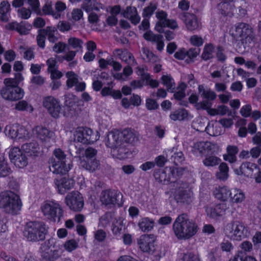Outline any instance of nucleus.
Listing matches in <instances>:
<instances>
[{
  "label": "nucleus",
  "instance_id": "3",
  "mask_svg": "<svg viewBox=\"0 0 261 261\" xmlns=\"http://www.w3.org/2000/svg\"><path fill=\"white\" fill-rule=\"evenodd\" d=\"M22 203L20 197L11 191L0 193V207L12 215H17L20 211Z\"/></svg>",
  "mask_w": 261,
  "mask_h": 261
},
{
  "label": "nucleus",
  "instance_id": "58",
  "mask_svg": "<svg viewBox=\"0 0 261 261\" xmlns=\"http://www.w3.org/2000/svg\"><path fill=\"white\" fill-rule=\"evenodd\" d=\"M27 3L31 6L33 11L38 15L40 14V5L39 0H27Z\"/></svg>",
  "mask_w": 261,
  "mask_h": 261
},
{
  "label": "nucleus",
  "instance_id": "55",
  "mask_svg": "<svg viewBox=\"0 0 261 261\" xmlns=\"http://www.w3.org/2000/svg\"><path fill=\"white\" fill-rule=\"evenodd\" d=\"M170 160L175 165L178 166L183 161L184 154L181 151L175 152L172 155Z\"/></svg>",
  "mask_w": 261,
  "mask_h": 261
},
{
  "label": "nucleus",
  "instance_id": "25",
  "mask_svg": "<svg viewBox=\"0 0 261 261\" xmlns=\"http://www.w3.org/2000/svg\"><path fill=\"white\" fill-rule=\"evenodd\" d=\"M174 198L177 203L189 204L191 202L190 192L184 188H179L175 192Z\"/></svg>",
  "mask_w": 261,
  "mask_h": 261
},
{
  "label": "nucleus",
  "instance_id": "23",
  "mask_svg": "<svg viewBox=\"0 0 261 261\" xmlns=\"http://www.w3.org/2000/svg\"><path fill=\"white\" fill-rule=\"evenodd\" d=\"M234 0H224L218 5V9L221 14L226 16H231L234 11Z\"/></svg>",
  "mask_w": 261,
  "mask_h": 261
},
{
  "label": "nucleus",
  "instance_id": "20",
  "mask_svg": "<svg viewBox=\"0 0 261 261\" xmlns=\"http://www.w3.org/2000/svg\"><path fill=\"white\" fill-rule=\"evenodd\" d=\"M121 15L123 17L129 20L130 22L135 25L138 24L140 21L141 17L138 13L136 8L135 7H126V9L122 11Z\"/></svg>",
  "mask_w": 261,
  "mask_h": 261
},
{
  "label": "nucleus",
  "instance_id": "53",
  "mask_svg": "<svg viewBox=\"0 0 261 261\" xmlns=\"http://www.w3.org/2000/svg\"><path fill=\"white\" fill-rule=\"evenodd\" d=\"M67 48L68 49L66 43L60 41L55 43L53 47V50L57 54H60L65 52Z\"/></svg>",
  "mask_w": 261,
  "mask_h": 261
},
{
  "label": "nucleus",
  "instance_id": "13",
  "mask_svg": "<svg viewBox=\"0 0 261 261\" xmlns=\"http://www.w3.org/2000/svg\"><path fill=\"white\" fill-rule=\"evenodd\" d=\"M65 202L69 208L74 212L82 211L84 205V198L78 191H73L67 194Z\"/></svg>",
  "mask_w": 261,
  "mask_h": 261
},
{
  "label": "nucleus",
  "instance_id": "12",
  "mask_svg": "<svg viewBox=\"0 0 261 261\" xmlns=\"http://www.w3.org/2000/svg\"><path fill=\"white\" fill-rule=\"evenodd\" d=\"M43 105L52 117H60L62 107L58 99L53 96H47L44 98Z\"/></svg>",
  "mask_w": 261,
  "mask_h": 261
},
{
  "label": "nucleus",
  "instance_id": "1",
  "mask_svg": "<svg viewBox=\"0 0 261 261\" xmlns=\"http://www.w3.org/2000/svg\"><path fill=\"white\" fill-rule=\"evenodd\" d=\"M173 230L178 239L188 240L197 233L198 226L186 214H181L175 219L173 224Z\"/></svg>",
  "mask_w": 261,
  "mask_h": 261
},
{
  "label": "nucleus",
  "instance_id": "11",
  "mask_svg": "<svg viewBox=\"0 0 261 261\" xmlns=\"http://www.w3.org/2000/svg\"><path fill=\"white\" fill-rule=\"evenodd\" d=\"M9 157L11 162L19 168H23L28 164L27 154L18 147H14L10 150Z\"/></svg>",
  "mask_w": 261,
  "mask_h": 261
},
{
  "label": "nucleus",
  "instance_id": "41",
  "mask_svg": "<svg viewBox=\"0 0 261 261\" xmlns=\"http://www.w3.org/2000/svg\"><path fill=\"white\" fill-rule=\"evenodd\" d=\"M215 50V46L212 43L206 44L204 47L203 53L201 55L202 59L204 61H207L213 58V54Z\"/></svg>",
  "mask_w": 261,
  "mask_h": 261
},
{
  "label": "nucleus",
  "instance_id": "42",
  "mask_svg": "<svg viewBox=\"0 0 261 261\" xmlns=\"http://www.w3.org/2000/svg\"><path fill=\"white\" fill-rule=\"evenodd\" d=\"M67 80L66 81V86L68 88H71L75 86L79 82L78 76L73 71H68L66 73Z\"/></svg>",
  "mask_w": 261,
  "mask_h": 261
},
{
  "label": "nucleus",
  "instance_id": "26",
  "mask_svg": "<svg viewBox=\"0 0 261 261\" xmlns=\"http://www.w3.org/2000/svg\"><path fill=\"white\" fill-rule=\"evenodd\" d=\"M156 180L162 185H168L172 183H175V180L172 179L170 176L169 169H166V171H159L154 174Z\"/></svg>",
  "mask_w": 261,
  "mask_h": 261
},
{
  "label": "nucleus",
  "instance_id": "4",
  "mask_svg": "<svg viewBox=\"0 0 261 261\" xmlns=\"http://www.w3.org/2000/svg\"><path fill=\"white\" fill-rule=\"evenodd\" d=\"M136 136L134 130L131 128H125L122 131L118 130L111 132L108 135L106 142L107 147L113 148L123 143H132L135 142Z\"/></svg>",
  "mask_w": 261,
  "mask_h": 261
},
{
  "label": "nucleus",
  "instance_id": "15",
  "mask_svg": "<svg viewBox=\"0 0 261 261\" xmlns=\"http://www.w3.org/2000/svg\"><path fill=\"white\" fill-rule=\"evenodd\" d=\"M32 28V25L25 21L18 22L16 20H13L7 23L4 27L6 30L16 32L20 35H28Z\"/></svg>",
  "mask_w": 261,
  "mask_h": 261
},
{
  "label": "nucleus",
  "instance_id": "31",
  "mask_svg": "<svg viewBox=\"0 0 261 261\" xmlns=\"http://www.w3.org/2000/svg\"><path fill=\"white\" fill-rule=\"evenodd\" d=\"M189 115L188 111L185 108H178L171 112L169 118L173 121H183Z\"/></svg>",
  "mask_w": 261,
  "mask_h": 261
},
{
  "label": "nucleus",
  "instance_id": "24",
  "mask_svg": "<svg viewBox=\"0 0 261 261\" xmlns=\"http://www.w3.org/2000/svg\"><path fill=\"white\" fill-rule=\"evenodd\" d=\"M113 55L119 59L126 64H130L135 61L133 55L127 49L116 48L113 51Z\"/></svg>",
  "mask_w": 261,
  "mask_h": 261
},
{
  "label": "nucleus",
  "instance_id": "16",
  "mask_svg": "<svg viewBox=\"0 0 261 261\" xmlns=\"http://www.w3.org/2000/svg\"><path fill=\"white\" fill-rule=\"evenodd\" d=\"M155 239L153 234H144L138 241L140 248L144 252L153 253L155 250Z\"/></svg>",
  "mask_w": 261,
  "mask_h": 261
},
{
  "label": "nucleus",
  "instance_id": "29",
  "mask_svg": "<svg viewBox=\"0 0 261 261\" xmlns=\"http://www.w3.org/2000/svg\"><path fill=\"white\" fill-rule=\"evenodd\" d=\"M227 154L223 155V159L225 161L232 164L237 161V154L239 151L237 146L228 145L226 148Z\"/></svg>",
  "mask_w": 261,
  "mask_h": 261
},
{
  "label": "nucleus",
  "instance_id": "44",
  "mask_svg": "<svg viewBox=\"0 0 261 261\" xmlns=\"http://www.w3.org/2000/svg\"><path fill=\"white\" fill-rule=\"evenodd\" d=\"M199 50L195 48H190L188 50L186 49V57L185 62L187 64L194 62L195 59L197 57L199 54Z\"/></svg>",
  "mask_w": 261,
  "mask_h": 261
},
{
  "label": "nucleus",
  "instance_id": "39",
  "mask_svg": "<svg viewBox=\"0 0 261 261\" xmlns=\"http://www.w3.org/2000/svg\"><path fill=\"white\" fill-rule=\"evenodd\" d=\"M229 261H257V259L250 255H248L244 251H238Z\"/></svg>",
  "mask_w": 261,
  "mask_h": 261
},
{
  "label": "nucleus",
  "instance_id": "19",
  "mask_svg": "<svg viewBox=\"0 0 261 261\" xmlns=\"http://www.w3.org/2000/svg\"><path fill=\"white\" fill-rule=\"evenodd\" d=\"M119 193L111 189L103 190L101 193V201L106 205L116 204L118 201Z\"/></svg>",
  "mask_w": 261,
  "mask_h": 261
},
{
  "label": "nucleus",
  "instance_id": "7",
  "mask_svg": "<svg viewBox=\"0 0 261 261\" xmlns=\"http://www.w3.org/2000/svg\"><path fill=\"white\" fill-rule=\"evenodd\" d=\"M236 37L243 45L250 44L254 41L255 35L251 26L246 23L240 22L236 25Z\"/></svg>",
  "mask_w": 261,
  "mask_h": 261
},
{
  "label": "nucleus",
  "instance_id": "61",
  "mask_svg": "<svg viewBox=\"0 0 261 261\" xmlns=\"http://www.w3.org/2000/svg\"><path fill=\"white\" fill-rule=\"evenodd\" d=\"M168 18L164 20H160L157 21L155 25V30L159 33L164 32V28L167 26Z\"/></svg>",
  "mask_w": 261,
  "mask_h": 261
},
{
  "label": "nucleus",
  "instance_id": "5",
  "mask_svg": "<svg viewBox=\"0 0 261 261\" xmlns=\"http://www.w3.org/2000/svg\"><path fill=\"white\" fill-rule=\"evenodd\" d=\"M41 211L49 223L59 222L63 217L64 211L61 205L55 201H45L41 206Z\"/></svg>",
  "mask_w": 261,
  "mask_h": 261
},
{
  "label": "nucleus",
  "instance_id": "17",
  "mask_svg": "<svg viewBox=\"0 0 261 261\" xmlns=\"http://www.w3.org/2000/svg\"><path fill=\"white\" fill-rule=\"evenodd\" d=\"M93 134V132L91 128L87 127H80L75 132V137L79 142L90 144L94 142L91 138Z\"/></svg>",
  "mask_w": 261,
  "mask_h": 261
},
{
  "label": "nucleus",
  "instance_id": "63",
  "mask_svg": "<svg viewBox=\"0 0 261 261\" xmlns=\"http://www.w3.org/2000/svg\"><path fill=\"white\" fill-rule=\"evenodd\" d=\"M4 86L6 87L10 88H16L20 87L18 82H16V80L14 78H6L4 81Z\"/></svg>",
  "mask_w": 261,
  "mask_h": 261
},
{
  "label": "nucleus",
  "instance_id": "14",
  "mask_svg": "<svg viewBox=\"0 0 261 261\" xmlns=\"http://www.w3.org/2000/svg\"><path fill=\"white\" fill-rule=\"evenodd\" d=\"M0 94L5 100L14 101L22 99L24 96V92L20 87L14 88L3 87L0 90Z\"/></svg>",
  "mask_w": 261,
  "mask_h": 261
},
{
  "label": "nucleus",
  "instance_id": "50",
  "mask_svg": "<svg viewBox=\"0 0 261 261\" xmlns=\"http://www.w3.org/2000/svg\"><path fill=\"white\" fill-rule=\"evenodd\" d=\"M169 171L170 173V176L172 179L175 180V183L181 176L183 173V169L182 168L174 167H170Z\"/></svg>",
  "mask_w": 261,
  "mask_h": 261
},
{
  "label": "nucleus",
  "instance_id": "37",
  "mask_svg": "<svg viewBox=\"0 0 261 261\" xmlns=\"http://www.w3.org/2000/svg\"><path fill=\"white\" fill-rule=\"evenodd\" d=\"M198 90L199 93L201 94V96L206 99L207 101H213L217 97V95L214 91L211 89L205 90L204 88L203 85H199L198 86Z\"/></svg>",
  "mask_w": 261,
  "mask_h": 261
},
{
  "label": "nucleus",
  "instance_id": "45",
  "mask_svg": "<svg viewBox=\"0 0 261 261\" xmlns=\"http://www.w3.org/2000/svg\"><path fill=\"white\" fill-rule=\"evenodd\" d=\"M38 34L36 37L37 45L41 49H44L45 47L46 36L45 30L43 29L38 30Z\"/></svg>",
  "mask_w": 261,
  "mask_h": 261
},
{
  "label": "nucleus",
  "instance_id": "57",
  "mask_svg": "<svg viewBox=\"0 0 261 261\" xmlns=\"http://www.w3.org/2000/svg\"><path fill=\"white\" fill-rule=\"evenodd\" d=\"M179 261H200V259L194 253L188 252L184 253Z\"/></svg>",
  "mask_w": 261,
  "mask_h": 261
},
{
  "label": "nucleus",
  "instance_id": "28",
  "mask_svg": "<svg viewBox=\"0 0 261 261\" xmlns=\"http://www.w3.org/2000/svg\"><path fill=\"white\" fill-rule=\"evenodd\" d=\"M112 149H114V151H115V150H116V158L120 160H125L128 158L131 154L128 144L123 143L122 145H119Z\"/></svg>",
  "mask_w": 261,
  "mask_h": 261
},
{
  "label": "nucleus",
  "instance_id": "52",
  "mask_svg": "<svg viewBox=\"0 0 261 261\" xmlns=\"http://www.w3.org/2000/svg\"><path fill=\"white\" fill-rule=\"evenodd\" d=\"M79 246L77 242L74 239L66 241L64 244V249L68 252H72L76 249Z\"/></svg>",
  "mask_w": 261,
  "mask_h": 261
},
{
  "label": "nucleus",
  "instance_id": "40",
  "mask_svg": "<svg viewBox=\"0 0 261 261\" xmlns=\"http://www.w3.org/2000/svg\"><path fill=\"white\" fill-rule=\"evenodd\" d=\"M45 30V35L47 37V40L50 43H55L58 39L55 34L57 32V30L55 27L52 26H47L43 29Z\"/></svg>",
  "mask_w": 261,
  "mask_h": 261
},
{
  "label": "nucleus",
  "instance_id": "43",
  "mask_svg": "<svg viewBox=\"0 0 261 261\" xmlns=\"http://www.w3.org/2000/svg\"><path fill=\"white\" fill-rule=\"evenodd\" d=\"M18 124L7 125L5 128L6 135L11 139L16 140L17 131H18Z\"/></svg>",
  "mask_w": 261,
  "mask_h": 261
},
{
  "label": "nucleus",
  "instance_id": "33",
  "mask_svg": "<svg viewBox=\"0 0 261 261\" xmlns=\"http://www.w3.org/2000/svg\"><path fill=\"white\" fill-rule=\"evenodd\" d=\"M38 145L31 142L25 143L21 146V150L28 156H36L38 153Z\"/></svg>",
  "mask_w": 261,
  "mask_h": 261
},
{
  "label": "nucleus",
  "instance_id": "56",
  "mask_svg": "<svg viewBox=\"0 0 261 261\" xmlns=\"http://www.w3.org/2000/svg\"><path fill=\"white\" fill-rule=\"evenodd\" d=\"M216 56L219 62L223 63L226 61L227 57L224 54V48L223 46L219 45L217 47Z\"/></svg>",
  "mask_w": 261,
  "mask_h": 261
},
{
  "label": "nucleus",
  "instance_id": "34",
  "mask_svg": "<svg viewBox=\"0 0 261 261\" xmlns=\"http://www.w3.org/2000/svg\"><path fill=\"white\" fill-rule=\"evenodd\" d=\"M11 172L12 170L8 165L7 160L5 155L0 153V176L6 177L9 175Z\"/></svg>",
  "mask_w": 261,
  "mask_h": 261
},
{
  "label": "nucleus",
  "instance_id": "48",
  "mask_svg": "<svg viewBox=\"0 0 261 261\" xmlns=\"http://www.w3.org/2000/svg\"><path fill=\"white\" fill-rule=\"evenodd\" d=\"M221 162V159L215 156H208L205 158L203 163L206 167H214L218 165Z\"/></svg>",
  "mask_w": 261,
  "mask_h": 261
},
{
  "label": "nucleus",
  "instance_id": "8",
  "mask_svg": "<svg viewBox=\"0 0 261 261\" xmlns=\"http://www.w3.org/2000/svg\"><path fill=\"white\" fill-rule=\"evenodd\" d=\"M225 231L231 240L236 241H240L247 237L248 233L247 227L243 222L239 221H232L228 224Z\"/></svg>",
  "mask_w": 261,
  "mask_h": 261
},
{
  "label": "nucleus",
  "instance_id": "49",
  "mask_svg": "<svg viewBox=\"0 0 261 261\" xmlns=\"http://www.w3.org/2000/svg\"><path fill=\"white\" fill-rule=\"evenodd\" d=\"M68 43L73 49H81L83 47V41L80 38L71 37L68 39Z\"/></svg>",
  "mask_w": 261,
  "mask_h": 261
},
{
  "label": "nucleus",
  "instance_id": "32",
  "mask_svg": "<svg viewBox=\"0 0 261 261\" xmlns=\"http://www.w3.org/2000/svg\"><path fill=\"white\" fill-rule=\"evenodd\" d=\"M161 83L165 86L168 92L173 93L175 88L174 79L171 74L163 75L161 77Z\"/></svg>",
  "mask_w": 261,
  "mask_h": 261
},
{
  "label": "nucleus",
  "instance_id": "18",
  "mask_svg": "<svg viewBox=\"0 0 261 261\" xmlns=\"http://www.w3.org/2000/svg\"><path fill=\"white\" fill-rule=\"evenodd\" d=\"M259 169L258 165L255 163L249 162H244L240 166L238 174L253 178L255 172H259Z\"/></svg>",
  "mask_w": 261,
  "mask_h": 261
},
{
  "label": "nucleus",
  "instance_id": "9",
  "mask_svg": "<svg viewBox=\"0 0 261 261\" xmlns=\"http://www.w3.org/2000/svg\"><path fill=\"white\" fill-rule=\"evenodd\" d=\"M56 240L50 238L41 245L40 250L43 257L42 261H55L58 257V251L55 248Z\"/></svg>",
  "mask_w": 261,
  "mask_h": 261
},
{
  "label": "nucleus",
  "instance_id": "64",
  "mask_svg": "<svg viewBox=\"0 0 261 261\" xmlns=\"http://www.w3.org/2000/svg\"><path fill=\"white\" fill-rule=\"evenodd\" d=\"M146 108L150 111L154 110L159 108V105L155 99L148 98L146 100Z\"/></svg>",
  "mask_w": 261,
  "mask_h": 261
},
{
  "label": "nucleus",
  "instance_id": "47",
  "mask_svg": "<svg viewBox=\"0 0 261 261\" xmlns=\"http://www.w3.org/2000/svg\"><path fill=\"white\" fill-rule=\"evenodd\" d=\"M42 10L43 14L45 15H51L56 19H58L61 17V14L55 13V11L53 10L51 4H45L42 7Z\"/></svg>",
  "mask_w": 261,
  "mask_h": 261
},
{
  "label": "nucleus",
  "instance_id": "10",
  "mask_svg": "<svg viewBox=\"0 0 261 261\" xmlns=\"http://www.w3.org/2000/svg\"><path fill=\"white\" fill-rule=\"evenodd\" d=\"M178 17L183 21L186 29L189 32H194L201 28V20L195 14L182 12L178 15Z\"/></svg>",
  "mask_w": 261,
  "mask_h": 261
},
{
  "label": "nucleus",
  "instance_id": "54",
  "mask_svg": "<svg viewBox=\"0 0 261 261\" xmlns=\"http://www.w3.org/2000/svg\"><path fill=\"white\" fill-rule=\"evenodd\" d=\"M189 41L192 45L198 47L202 46L204 43V40L202 38L197 35L191 36Z\"/></svg>",
  "mask_w": 261,
  "mask_h": 261
},
{
  "label": "nucleus",
  "instance_id": "59",
  "mask_svg": "<svg viewBox=\"0 0 261 261\" xmlns=\"http://www.w3.org/2000/svg\"><path fill=\"white\" fill-rule=\"evenodd\" d=\"M46 65H47V71L49 72L51 70L58 69L59 65L57 63L56 58L51 57L46 61Z\"/></svg>",
  "mask_w": 261,
  "mask_h": 261
},
{
  "label": "nucleus",
  "instance_id": "51",
  "mask_svg": "<svg viewBox=\"0 0 261 261\" xmlns=\"http://www.w3.org/2000/svg\"><path fill=\"white\" fill-rule=\"evenodd\" d=\"M82 8L86 12H92L93 10L96 9V1L88 0L87 1L84 2L82 5Z\"/></svg>",
  "mask_w": 261,
  "mask_h": 261
},
{
  "label": "nucleus",
  "instance_id": "62",
  "mask_svg": "<svg viewBox=\"0 0 261 261\" xmlns=\"http://www.w3.org/2000/svg\"><path fill=\"white\" fill-rule=\"evenodd\" d=\"M198 149L200 152H205L211 150V143L208 141H201L197 144Z\"/></svg>",
  "mask_w": 261,
  "mask_h": 261
},
{
  "label": "nucleus",
  "instance_id": "22",
  "mask_svg": "<svg viewBox=\"0 0 261 261\" xmlns=\"http://www.w3.org/2000/svg\"><path fill=\"white\" fill-rule=\"evenodd\" d=\"M213 195L215 198L221 201H226L231 196V190L227 186H219L215 188Z\"/></svg>",
  "mask_w": 261,
  "mask_h": 261
},
{
  "label": "nucleus",
  "instance_id": "35",
  "mask_svg": "<svg viewBox=\"0 0 261 261\" xmlns=\"http://www.w3.org/2000/svg\"><path fill=\"white\" fill-rule=\"evenodd\" d=\"M154 225L153 220L148 217L142 218L138 223L140 229L143 232L151 231L153 229Z\"/></svg>",
  "mask_w": 261,
  "mask_h": 261
},
{
  "label": "nucleus",
  "instance_id": "6",
  "mask_svg": "<svg viewBox=\"0 0 261 261\" xmlns=\"http://www.w3.org/2000/svg\"><path fill=\"white\" fill-rule=\"evenodd\" d=\"M66 155L60 148H56L54 151V156L48 160L50 170L57 174H66L69 170L67 167Z\"/></svg>",
  "mask_w": 261,
  "mask_h": 261
},
{
  "label": "nucleus",
  "instance_id": "30",
  "mask_svg": "<svg viewBox=\"0 0 261 261\" xmlns=\"http://www.w3.org/2000/svg\"><path fill=\"white\" fill-rule=\"evenodd\" d=\"M231 203H241L245 199L244 192L240 189L234 188L231 190V196L229 197Z\"/></svg>",
  "mask_w": 261,
  "mask_h": 261
},
{
  "label": "nucleus",
  "instance_id": "60",
  "mask_svg": "<svg viewBox=\"0 0 261 261\" xmlns=\"http://www.w3.org/2000/svg\"><path fill=\"white\" fill-rule=\"evenodd\" d=\"M107 237V233L105 230L100 229L96 230L94 234L95 240L98 242H102L105 240Z\"/></svg>",
  "mask_w": 261,
  "mask_h": 261
},
{
  "label": "nucleus",
  "instance_id": "2",
  "mask_svg": "<svg viewBox=\"0 0 261 261\" xmlns=\"http://www.w3.org/2000/svg\"><path fill=\"white\" fill-rule=\"evenodd\" d=\"M48 226L43 221H30L26 224L23 235L33 242L44 241L48 233Z\"/></svg>",
  "mask_w": 261,
  "mask_h": 261
},
{
  "label": "nucleus",
  "instance_id": "21",
  "mask_svg": "<svg viewBox=\"0 0 261 261\" xmlns=\"http://www.w3.org/2000/svg\"><path fill=\"white\" fill-rule=\"evenodd\" d=\"M226 209V204L218 203L207 207L205 209V212L210 218L217 219L224 213Z\"/></svg>",
  "mask_w": 261,
  "mask_h": 261
},
{
  "label": "nucleus",
  "instance_id": "27",
  "mask_svg": "<svg viewBox=\"0 0 261 261\" xmlns=\"http://www.w3.org/2000/svg\"><path fill=\"white\" fill-rule=\"evenodd\" d=\"M75 184L74 180L72 179L63 177L60 180V182L58 185L59 192L61 194H64L67 191L72 188Z\"/></svg>",
  "mask_w": 261,
  "mask_h": 261
},
{
  "label": "nucleus",
  "instance_id": "36",
  "mask_svg": "<svg viewBox=\"0 0 261 261\" xmlns=\"http://www.w3.org/2000/svg\"><path fill=\"white\" fill-rule=\"evenodd\" d=\"M229 168L227 164L223 162L219 166V171L216 173V177L220 181H225L228 177Z\"/></svg>",
  "mask_w": 261,
  "mask_h": 261
},
{
  "label": "nucleus",
  "instance_id": "38",
  "mask_svg": "<svg viewBox=\"0 0 261 261\" xmlns=\"http://www.w3.org/2000/svg\"><path fill=\"white\" fill-rule=\"evenodd\" d=\"M99 165L100 163L99 160L94 158L86 159V161L83 163L82 166L86 170L93 172L95 171Z\"/></svg>",
  "mask_w": 261,
  "mask_h": 261
},
{
  "label": "nucleus",
  "instance_id": "46",
  "mask_svg": "<svg viewBox=\"0 0 261 261\" xmlns=\"http://www.w3.org/2000/svg\"><path fill=\"white\" fill-rule=\"evenodd\" d=\"M30 138L29 133L25 128L22 126L18 125V131H17V137L16 140H25Z\"/></svg>",
  "mask_w": 261,
  "mask_h": 261
}]
</instances>
